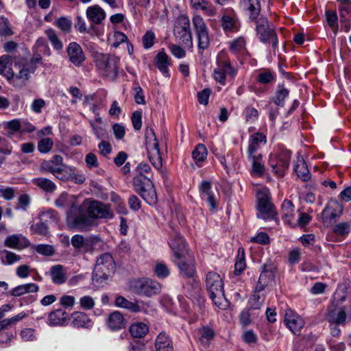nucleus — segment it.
<instances>
[{"instance_id": "1", "label": "nucleus", "mask_w": 351, "mask_h": 351, "mask_svg": "<svg viewBox=\"0 0 351 351\" xmlns=\"http://www.w3.org/2000/svg\"><path fill=\"white\" fill-rule=\"evenodd\" d=\"M109 207L97 201L86 199L80 206L72 204L68 220L80 230H86L94 224V219L111 218Z\"/></svg>"}, {"instance_id": "2", "label": "nucleus", "mask_w": 351, "mask_h": 351, "mask_svg": "<svg viewBox=\"0 0 351 351\" xmlns=\"http://www.w3.org/2000/svg\"><path fill=\"white\" fill-rule=\"evenodd\" d=\"M151 169L147 163H140L136 169L137 175L133 180V189L149 204L156 202V192L150 179L144 173H148Z\"/></svg>"}, {"instance_id": "3", "label": "nucleus", "mask_w": 351, "mask_h": 351, "mask_svg": "<svg viewBox=\"0 0 351 351\" xmlns=\"http://www.w3.org/2000/svg\"><path fill=\"white\" fill-rule=\"evenodd\" d=\"M115 269V263L110 254L104 253L97 259L93 275V282L96 287L107 285Z\"/></svg>"}, {"instance_id": "4", "label": "nucleus", "mask_w": 351, "mask_h": 351, "mask_svg": "<svg viewBox=\"0 0 351 351\" xmlns=\"http://www.w3.org/2000/svg\"><path fill=\"white\" fill-rule=\"evenodd\" d=\"M206 286L215 305L221 309H226L229 302L224 295L223 282L221 276L215 271L208 272L206 276Z\"/></svg>"}, {"instance_id": "5", "label": "nucleus", "mask_w": 351, "mask_h": 351, "mask_svg": "<svg viewBox=\"0 0 351 351\" xmlns=\"http://www.w3.org/2000/svg\"><path fill=\"white\" fill-rule=\"evenodd\" d=\"M119 59L110 53H97L94 56V62L97 71L104 77L113 80L118 73Z\"/></svg>"}, {"instance_id": "6", "label": "nucleus", "mask_w": 351, "mask_h": 351, "mask_svg": "<svg viewBox=\"0 0 351 351\" xmlns=\"http://www.w3.org/2000/svg\"><path fill=\"white\" fill-rule=\"evenodd\" d=\"M256 23V32L260 41L264 44H271L274 51L278 48V39L274 29L269 24L265 16L257 18Z\"/></svg>"}, {"instance_id": "7", "label": "nucleus", "mask_w": 351, "mask_h": 351, "mask_svg": "<svg viewBox=\"0 0 351 351\" xmlns=\"http://www.w3.org/2000/svg\"><path fill=\"white\" fill-rule=\"evenodd\" d=\"M145 138L149 160L156 168L160 169L162 167V156L158 141L152 128H146Z\"/></svg>"}, {"instance_id": "8", "label": "nucleus", "mask_w": 351, "mask_h": 351, "mask_svg": "<svg viewBox=\"0 0 351 351\" xmlns=\"http://www.w3.org/2000/svg\"><path fill=\"white\" fill-rule=\"evenodd\" d=\"M134 291L139 294L151 297L158 294L161 290V286L156 280L147 278H143L134 281L133 284Z\"/></svg>"}, {"instance_id": "9", "label": "nucleus", "mask_w": 351, "mask_h": 351, "mask_svg": "<svg viewBox=\"0 0 351 351\" xmlns=\"http://www.w3.org/2000/svg\"><path fill=\"white\" fill-rule=\"evenodd\" d=\"M192 23L198 39V49L205 50L208 47L210 43L208 28L203 18L199 15H195L192 19Z\"/></svg>"}, {"instance_id": "10", "label": "nucleus", "mask_w": 351, "mask_h": 351, "mask_svg": "<svg viewBox=\"0 0 351 351\" xmlns=\"http://www.w3.org/2000/svg\"><path fill=\"white\" fill-rule=\"evenodd\" d=\"M14 66L19 72L14 73V79L12 80V84L16 86H21L29 80L30 74L36 70V66L32 61H25L21 60L19 62L14 61Z\"/></svg>"}, {"instance_id": "11", "label": "nucleus", "mask_w": 351, "mask_h": 351, "mask_svg": "<svg viewBox=\"0 0 351 351\" xmlns=\"http://www.w3.org/2000/svg\"><path fill=\"white\" fill-rule=\"evenodd\" d=\"M291 153L289 151H282L278 156L271 158L269 164L273 172L281 177L289 165Z\"/></svg>"}, {"instance_id": "12", "label": "nucleus", "mask_w": 351, "mask_h": 351, "mask_svg": "<svg viewBox=\"0 0 351 351\" xmlns=\"http://www.w3.org/2000/svg\"><path fill=\"white\" fill-rule=\"evenodd\" d=\"M343 212V206L336 200L330 201L322 213L324 223H332L339 218Z\"/></svg>"}, {"instance_id": "13", "label": "nucleus", "mask_w": 351, "mask_h": 351, "mask_svg": "<svg viewBox=\"0 0 351 351\" xmlns=\"http://www.w3.org/2000/svg\"><path fill=\"white\" fill-rule=\"evenodd\" d=\"M178 24L180 25L181 30H176V36L180 38L181 42L186 46L193 45V39L190 29V21L188 16L182 15L178 18Z\"/></svg>"}, {"instance_id": "14", "label": "nucleus", "mask_w": 351, "mask_h": 351, "mask_svg": "<svg viewBox=\"0 0 351 351\" xmlns=\"http://www.w3.org/2000/svg\"><path fill=\"white\" fill-rule=\"evenodd\" d=\"M169 246L171 248L173 256L178 260L182 259L191 253L186 247V245L183 237L178 232H175L172 239L169 241Z\"/></svg>"}, {"instance_id": "15", "label": "nucleus", "mask_w": 351, "mask_h": 351, "mask_svg": "<svg viewBox=\"0 0 351 351\" xmlns=\"http://www.w3.org/2000/svg\"><path fill=\"white\" fill-rule=\"evenodd\" d=\"M266 136L262 133L257 132L252 135L249 140L247 147V158H262V155L258 153L261 144H266Z\"/></svg>"}, {"instance_id": "16", "label": "nucleus", "mask_w": 351, "mask_h": 351, "mask_svg": "<svg viewBox=\"0 0 351 351\" xmlns=\"http://www.w3.org/2000/svg\"><path fill=\"white\" fill-rule=\"evenodd\" d=\"M153 63L159 71L165 77H170L169 67L171 65V59L165 51L161 49L154 58Z\"/></svg>"}, {"instance_id": "17", "label": "nucleus", "mask_w": 351, "mask_h": 351, "mask_svg": "<svg viewBox=\"0 0 351 351\" xmlns=\"http://www.w3.org/2000/svg\"><path fill=\"white\" fill-rule=\"evenodd\" d=\"M69 61L76 66H80L85 60V55L81 46L75 42L71 43L66 49Z\"/></svg>"}, {"instance_id": "18", "label": "nucleus", "mask_w": 351, "mask_h": 351, "mask_svg": "<svg viewBox=\"0 0 351 351\" xmlns=\"http://www.w3.org/2000/svg\"><path fill=\"white\" fill-rule=\"evenodd\" d=\"M285 322L290 330L295 334L299 332L304 325L303 319L291 309L285 311Z\"/></svg>"}, {"instance_id": "19", "label": "nucleus", "mask_w": 351, "mask_h": 351, "mask_svg": "<svg viewBox=\"0 0 351 351\" xmlns=\"http://www.w3.org/2000/svg\"><path fill=\"white\" fill-rule=\"evenodd\" d=\"M180 262L176 263L180 271V274L185 278H192L195 273L194 258L192 254L182 257Z\"/></svg>"}, {"instance_id": "20", "label": "nucleus", "mask_w": 351, "mask_h": 351, "mask_svg": "<svg viewBox=\"0 0 351 351\" xmlns=\"http://www.w3.org/2000/svg\"><path fill=\"white\" fill-rule=\"evenodd\" d=\"M326 319L330 324H344L346 319V309L345 306H330L328 309Z\"/></svg>"}, {"instance_id": "21", "label": "nucleus", "mask_w": 351, "mask_h": 351, "mask_svg": "<svg viewBox=\"0 0 351 351\" xmlns=\"http://www.w3.org/2000/svg\"><path fill=\"white\" fill-rule=\"evenodd\" d=\"M43 167L47 171L51 173L56 178L60 180H69L71 175H73V167L67 166L62 163L56 169H52L49 166V163L45 162Z\"/></svg>"}, {"instance_id": "22", "label": "nucleus", "mask_w": 351, "mask_h": 351, "mask_svg": "<svg viewBox=\"0 0 351 351\" xmlns=\"http://www.w3.org/2000/svg\"><path fill=\"white\" fill-rule=\"evenodd\" d=\"M258 210L262 214L274 217L276 212L274 210V205L270 202V197L267 193L260 192L258 194Z\"/></svg>"}, {"instance_id": "23", "label": "nucleus", "mask_w": 351, "mask_h": 351, "mask_svg": "<svg viewBox=\"0 0 351 351\" xmlns=\"http://www.w3.org/2000/svg\"><path fill=\"white\" fill-rule=\"evenodd\" d=\"M240 6L248 13L251 21L256 20L260 14L261 3L259 0H241Z\"/></svg>"}, {"instance_id": "24", "label": "nucleus", "mask_w": 351, "mask_h": 351, "mask_svg": "<svg viewBox=\"0 0 351 351\" xmlns=\"http://www.w3.org/2000/svg\"><path fill=\"white\" fill-rule=\"evenodd\" d=\"M5 246L21 250L29 246V242L26 237L22 234H12L8 237L4 241Z\"/></svg>"}, {"instance_id": "25", "label": "nucleus", "mask_w": 351, "mask_h": 351, "mask_svg": "<svg viewBox=\"0 0 351 351\" xmlns=\"http://www.w3.org/2000/svg\"><path fill=\"white\" fill-rule=\"evenodd\" d=\"M69 320L68 313L62 308L51 311L48 316V324L51 326H63Z\"/></svg>"}, {"instance_id": "26", "label": "nucleus", "mask_w": 351, "mask_h": 351, "mask_svg": "<svg viewBox=\"0 0 351 351\" xmlns=\"http://www.w3.org/2000/svg\"><path fill=\"white\" fill-rule=\"evenodd\" d=\"M86 15L92 23L99 25L105 19L106 14L104 9L97 5H95L87 8Z\"/></svg>"}, {"instance_id": "27", "label": "nucleus", "mask_w": 351, "mask_h": 351, "mask_svg": "<svg viewBox=\"0 0 351 351\" xmlns=\"http://www.w3.org/2000/svg\"><path fill=\"white\" fill-rule=\"evenodd\" d=\"M12 59L10 56L4 55L0 57V74L8 80L14 79V72L12 69Z\"/></svg>"}, {"instance_id": "28", "label": "nucleus", "mask_w": 351, "mask_h": 351, "mask_svg": "<svg viewBox=\"0 0 351 351\" xmlns=\"http://www.w3.org/2000/svg\"><path fill=\"white\" fill-rule=\"evenodd\" d=\"M191 3L195 10L202 11L204 14L213 16L216 14L213 5L207 0H191Z\"/></svg>"}, {"instance_id": "29", "label": "nucleus", "mask_w": 351, "mask_h": 351, "mask_svg": "<svg viewBox=\"0 0 351 351\" xmlns=\"http://www.w3.org/2000/svg\"><path fill=\"white\" fill-rule=\"evenodd\" d=\"M107 325L112 330L121 329L125 325V320L121 313L114 311L108 315Z\"/></svg>"}, {"instance_id": "30", "label": "nucleus", "mask_w": 351, "mask_h": 351, "mask_svg": "<svg viewBox=\"0 0 351 351\" xmlns=\"http://www.w3.org/2000/svg\"><path fill=\"white\" fill-rule=\"evenodd\" d=\"M199 191L202 198L205 199L209 204L212 210L217 207L216 201L213 194L211 192V183L208 181H202L199 186Z\"/></svg>"}, {"instance_id": "31", "label": "nucleus", "mask_w": 351, "mask_h": 351, "mask_svg": "<svg viewBox=\"0 0 351 351\" xmlns=\"http://www.w3.org/2000/svg\"><path fill=\"white\" fill-rule=\"evenodd\" d=\"M294 171L303 182H307L311 179V173L307 165L302 158L299 157L294 165Z\"/></svg>"}, {"instance_id": "32", "label": "nucleus", "mask_w": 351, "mask_h": 351, "mask_svg": "<svg viewBox=\"0 0 351 351\" xmlns=\"http://www.w3.org/2000/svg\"><path fill=\"white\" fill-rule=\"evenodd\" d=\"M155 347L156 351H173L172 342L169 337L164 332L157 336Z\"/></svg>"}, {"instance_id": "33", "label": "nucleus", "mask_w": 351, "mask_h": 351, "mask_svg": "<svg viewBox=\"0 0 351 351\" xmlns=\"http://www.w3.org/2000/svg\"><path fill=\"white\" fill-rule=\"evenodd\" d=\"M39 287L35 283H27L14 287L10 291V295L14 297H20L25 294L36 293L38 291Z\"/></svg>"}, {"instance_id": "34", "label": "nucleus", "mask_w": 351, "mask_h": 351, "mask_svg": "<svg viewBox=\"0 0 351 351\" xmlns=\"http://www.w3.org/2000/svg\"><path fill=\"white\" fill-rule=\"evenodd\" d=\"M71 317L72 324L77 328H89L93 324L90 319L85 313L76 311L71 315Z\"/></svg>"}, {"instance_id": "35", "label": "nucleus", "mask_w": 351, "mask_h": 351, "mask_svg": "<svg viewBox=\"0 0 351 351\" xmlns=\"http://www.w3.org/2000/svg\"><path fill=\"white\" fill-rule=\"evenodd\" d=\"M282 217L287 224H291L293 219L294 206L291 201L286 199L283 201L282 206Z\"/></svg>"}, {"instance_id": "36", "label": "nucleus", "mask_w": 351, "mask_h": 351, "mask_svg": "<svg viewBox=\"0 0 351 351\" xmlns=\"http://www.w3.org/2000/svg\"><path fill=\"white\" fill-rule=\"evenodd\" d=\"M289 94V90L285 87L284 84H278L272 101L276 106L282 107L285 104V100Z\"/></svg>"}, {"instance_id": "37", "label": "nucleus", "mask_w": 351, "mask_h": 351, "mask_svg": "<svg viewBox=\"0 0 351 351\" xmlns=\"http://www.w3.org/2000/svg\"><path fill=\"white\" fill-rule=\"evenodd\" d=\"M32 183L47 193H53L56 189L55 183L45 178H34Z\"/></svg>"}, {"instance_id": "38", "label": "nucleus", "mask_w": 351, "mask_h": 351, "mask_svg": "<svg viewBox=\"0 0 351 351\" xmlns=\"http://www.w3.org/2000/svg\"><path fill=\"white\" fill-rule=\"evenodd\" d=\"M208 152L206 146L202 143L198 144L192 152V156L195 163L200 167L207 156Z\"/></svg>"}, {"instance_id": "39", "label": "nucleus", "mask_w": 351, "mask_h": 351, "mask_svg": "<svg viewBox=\"0 0 351 351\" xmlns=\"http://www.w3.org/2000/svg\"><path fill=\"white\" fill-rule=\"evenodd\" d=\"M199 341L204 346H208L210 341L214 337V330L207 326L202 327L197 330Z\"/></svg>"}, {"instance_id": "40", "label": "nucleus", "mask_w": 351, "mask_h": 351, "mask_svg": "<svg viewBox=\"0 0 351 351\" xmlns=\"http://www.w3.org/2000/svg\"><path fill=\"white\" fill-rule=\"evenodd\" d=\"M246 40L244 37L241 36L235 38L229 43V49L234 54L241 53L246 50Z\"/></svg>"}, {"instance_id": "41", "label": "nucleus", "mask_w": 351, "mask_h": 351, "mask_svg": "<svg viewBox=\"0 0 351 351\" xmlns=\"http://www.w3.org/2000/svg\"><path fill=\"white\" fill-rule=\"evenodd\" d=\"M128 40V37L122 32L114 31L108 37V43L113 47H117L119 45Z\"/></svg>"}, {"instance_id": "42", "label": "nucleus", "mask_w": 351, "mask_h": 351, "mask_svg": "<svg viewBox=\"0 0 351 351\" xmlns=\"http://www.w3.org/2000/svg\"><path fill=\"white\" fill-rule=\"evenodd\" d=\"M0 259L3 265H12L21 260V256L14 252L4 250L0 252Z\"/></svg>"}, {"instance_id": "43", "label": "nucleus", "mask_w": 351, "mask_h": 351, "mask_svg": "<svg viewBox=\"0 0 351 351\" xmlns=\"http://www.w3.org/2000/svg\"><path fill=\"white\" fill-rule=\"evenodd\" d=\"M252 162V169L250 173L253 176L261 177L265 171V167L261 163L262 158H248Z\"/></svg>"}, {"instance_id": "44", "label": "nucleus", "mask_w": 351, "mask_h": 351, "mask_svg": "<svg viewBox=\"0 0 351 351\" xmlns=\"http://www.w3.org/2000/svg\"><path fill=\"white\" fill-rule=\"evenodd\" d=\"M52 281L56 284H62L66 280V277L62 271L61 265H56L51 269Z\"/></svg>"}, {"instance_id": "45", "label": "nucleus", "mask_w": 351, "mask_h": 351, "mask_svg": "<svg viewBox=\"0 0 351 351\" xmlns=\"http://www.w3.org/2000/svg\"><path fill=\"white\" fill-rule=\"evenodd\" d=\"M265 302V296L253 293L248 302V308L251 311L260 310Z\"/></svg>"}, {"instance_id": "46", "label": "nucleus", "mask_w": 351, "mask_h": 351, "mask_svg": "<svg viewBox=\"0 0 351 351\" xmlns=\"http://www.w3.org/2000/svg\"><path fill=\"white\" fill-rule=\"evenodd\" d=\"M218 66L217 69L221 70L223 74L234 76L236 71L231 66L230 62L228 60H222L221 58L217 59Z\"/></svg>"}, {"instance_id": "47", "label": "nucleus", "mask_w": 351, "mask_h": 351, "mask_svg": "<svg viewBox=\"0 0 351 351\" xmlns=\"http://www.w3.org/2000/svg\"><path fill=\"white\" fill-rule=\"evenodd\" d=\"M154 271L159 278H165L170 274L169 267L163 262H156L154 267Z\"/></svg>"}, {"instance_id": "48", "label": "nucleus", "mask_w": 351, "mask_h": 351, "mask_svg": "<svg viewBox=\"0 0 351 351\" xmlns=\"http://www.w3.org/2000/svg\"><path fill=\"white\" fill-rule=\"evenodd\" d=\"M149 331V328L143 322L133 323V337L143 338Z\"/></svg>"}, {"instance_id": "49", "label": "nucleus", "mask_w": 351, "mask_h": 351, "mask_svg": "<svg viewBox=\"0 0 351 351\" xmlns=\"http://www.w3.org/2000/svg\"><path fill=\"white\" fill-rule=\"evenodd\" d=\"M249 308L243 310L239 316V322L243 327L249 326L252 323V317L256 315L252 312Z\"/></svg>"}, {"instance_id": "50", "label": "nucleus", "mask_w": 351, "mask_h": 351, "mask_svg": "<svg viewBox=\"0 0 351 351\" xmlns=\"http://www.w3.org/2000/svg\"><path fill=\"white\" fill-rule=\"evenodd\" d=\"M53 146V141L50 138H44L38 143V149L42 154L49 153Z\"/></svg>"}, {"instance_id": "51", "label": "nucleus", "mask_w": 351, "mask_h": 351, "mask_svg": "<svg viewBox=\"0 0 351 351\" xmlns=\"http://www.w3.org/2000/svg\"><path fill=\"white\" fill-rule=\"evenodd\" d=\"M54 24L59 27L64 33H69L71 32L72 21L66 17H60L56 19Z\"/></svg>"}, {"instance_id": "52", "label": "nucleus", "mask_w": 351, "mask_h": 351, "mask_svg": "<svg viewBox=\"0 0 351 351\" xmlns=\"http://www.w3.org/2000/svg\"><path fill=\"white\" fill-rule=\"evenodd\" d=\"M156 40L155 34L152 30H148L142 37L143 46L145 49L152 48Z\"/></svg>"}, {"instance_id": "53", "label": "nucleus", "mask_w": 351, "mask_h": 351, "mask_svg": "<svg viewBox=\"0 0 351 351\" xmlns=\"http://www.w3.org/2000/svg\"><path fill=\"white\" fill-rule=\"evenodd\" d=\"M275 80V75L269 70H264L257 76V81L263 84H269Z\"/></svg>"}, {"instance_id": "54", "label": "nucleus", "mask_w": 351, "mask_h": 351, "mask_svg": "<svg viewBox=\"0 0 351 351\" xmlns=\"http://www.w3.org/2000/svg\"><path fill=\"white\" fill-rule=\"evenodd\" d=\"M46 34L50 42L51 43L53 47L57 49L60 50L62 48L63 45L62 43L58 38L56 33L53 29H48L46 31Z\"/></svg>"}, {"instance_id": "55", "label": "nucleus", "mask_w": 351, "mask_h": 351, "mask_svg": "<svg viewBox=\"0 0 351 351\" xmlns=\"http://www.w3.org/2000/svg\"><path fill=\"white\" fill-rule=\"evenodd\" d=\"M63 158L60 155H54L50 160H43L40 164V169L44 171H47L43 167L45 162L49 163V166L52 169H56V167H59L62 165Z\"/></svg>"}, {"instance_id": "56", "label": "nucleus", "mask_w": 351, "mask_h": 351, "mask_svg": "<svg viewBox=\"0 0 351 351\" xmlns=\"http://www.w3.org/2000/svg\"><path fill=\"white\" fill-rule=\"evenodd\" d=\"M350 224L348 222H341L333 228V232L337 235H346L350 232Z\"/></svg>"}, {"instance_id": "57", "label": "nucleus", "mask_w": 351, "mask_h": 351, "mask_svg": "<svg viewBox=\"0 0 351 351\" xmlns=\"http://www.w3.org/2000/svg\"><path fill=\"white\" fill-rule=\"evenodd\" d=\"M90 238H84L82 235L75 234L71 238V244L76 249H80L84 245H87Z\"/></svg>"}, {"instance_id": "58", "label": "nucleus", "mask_w": 351, "mask_h": 351, "mask_svg": "<svg viewBox=\"0 0 351 351\" xmlns=\"http://www.w3.org/2000/svg\"><path fill=\"white\" fill-rule=\"evenodd\" d=\"M75 199L74 196H69L67 193H62L55 201V205L61 208L68 206L72 200Z\"/></svg>"}, {"instance_id": "59", "label": "nucleus", "mask_w": 351, "mask_h": 351, "mask_svg": "<svg viewBox=\"0 0 351 351\" xmlns=\"http://www.w3.org/2000/svg\"><path fill=\"white\" fill-rule=\"evenodd\" d=\"M274 277L273 273L271 269H267V266L264 265L263 266V270L260 274L258 280L263 283L268 285Z\"/></svg>"}, {"instance_id": "60", "label": "nucleus", "mask_w": 351, "mask_h": 351, "mask_svg": "<svg viewBox=\"0 0 351 351\" xmlns=\"http://www.w3.org/2000/svg\"><path fill=\"white\" fill-rule=\"evenodd\" d=\"M80 306L85 310H90L95 305V299L89 295H85L80 299Z\"/></svg>"}, {"instance_id": "61", "label": "nucleus", "mask_w": 351, "mask_h": 351, "mask_svg": "<svg viewBox=\"0 0 351 351\" xmlns=\"http://www.w3.org/2000/svg\"><path fill=\"white\" fill-rule=\"evenodd\" d=\"M36 251L42 255L51 256L54 253L53 247L50 245L40 244L36 247Z\"/></svg>"}, {"instance_id": "62", "label": "nucleus", "mask_w": 351, "mask_h": 351, "mask_svg": "<svg viewBox=\"0 0 351 351\" xmlns=\"http://www.w3.org/2000/svg\"><path fill=\"white\" fill-rule=\"evenodd\" d=\"M325 15L328 25L330 27H336L337 24V15L336 12L333 10H326Z\"/></svg>"}, {"instance_id": "63", "label": "nucleus", "mask_w": 351, "mask_h": 351, "mask_svg": "<svg viewBox=\"0 0 351 351\" xmlns=\"http://www.w3.org/2000/svg\"><path fill=\"white\" fill-rule=\"evenodd\" d=\"M245 119L247 121H254L258 117V110L251 106H247L245 110Z\"/></svg>"}, {"instance_id": "64", "label": "nucleus", "mask_w": 351, "mask_h": 351, "mask_svg": "<svg viewBox=\"0 0 351 351\" xmlns=\"http://www.w3.org/2000/svg\"><path fill=\"white\" fill-rule=\"evenodd\" d=\"M15 190L10 187H0V197L6 200L12 199L14 197Z\"/></svg>"}]
</instances>
